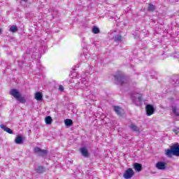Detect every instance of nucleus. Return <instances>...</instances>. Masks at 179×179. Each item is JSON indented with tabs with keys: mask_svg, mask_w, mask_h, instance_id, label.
Returning <instances> with one entry per match:
<instances>
[{
	"mask_svg": "<svg viewBox=\"0 0 179 179\" xmlns=\"http://www.w3.org/2000/svg\"><path fill=\"white\" fill-rule=\"evenodd\" d=\"M115 80L117 82L118 85L120 86H131V83L127 78L124 76V74L121 72H117V74L114 76Z\"/></svg>",
	"mask_w": 179,
	"mask_h": 179,
	"instance_id": "nucleus-1",
	"label": "nucleus"
},
{
	"mask_svg": "<svg viewBox=\"0 0 179 179\" xmlns=\"http://www.w3.org/2000/svg\"><path fill=\"white\" fill-rule=\"evenodd\" d=\"M79 86L83 89L84 91V94H87V92L89 91V83H87V76L86 75L85 72H83L81 73V78L79 82Z\"/></svg>",
	"mask_w": 179,
	"mask_h": 179,
	"instance_id": "nucleus-2",
	"label": "nucleus"
},
{
	"mask_svg": "<svg viewBox=\"0 0 179 179\" xmlns=\"http://www.w3.org/2000/svg\"><path fill=\"white\" fill-rule=\"evenodd\" d=\"M165 155L167 157H173V156H176L179 157V144L178 143L171 147V149L165 150Z\"/></svg>",
	"mask_w": 179,
	"mask_h": 179,
	"instance_id": "nucleus-3",
	"label": "nucleus"
},
{
	"mask_svg": "<svg viewBox=\"0 0 179 179\" xmlns=\"http://www.w3.org/2000/svg\"><path fill=\"white\" fill-rule=\"evenodd\" d=\"M10 94L13 96L14 99L19 101V103H22V104H24L26 103V99L24 97L22 96V94L16 89H12L10 91Z\"/></svg>",
	"mask_w": 179,
	"mask_h": 179,
	"instance_id": "nucleus-4",
	"label": "nucleus"
},
{
	"mask_svg": "<svg viewBox=\"0 0 179 179\" xmlns=\"http://www.w3.org/2000/svg\"><path fill=\"white\" fill-rule=\"evenodd\" d=\"M131 98L136 106H141L142 104V94L140 93L132 92L131 94Z\"/></svg>",
	"mask_w": 179,
	"mask_h": 179,
	"instance_id": "nucleus-5",
	"label": "nucleus"
},
{
	"mask_svg": "<svg viewBox=\"0 0 179 179\" xmlns=\"http://www.w3.org/2000/svg\"><path fill=\"white\" fill-rule=\"evenodd\" d=\"M89 94L86 95L85 103H89V104H92L93 101L96 100V96L94 93L92 91L89 92Z\"/></svg>",
	"mask_w": 179,
	"mask_h": 179,
	"instance_id": "nucleus-6",
	"label": "nucleus"
},
{
	"mask_svg": "<svg viewBox=\"0 0 179 179\" xmlns=\"http://www.w3.org/2000/svg\"><path fill=\"white\" fill-rule=\"evenodd\" d=\"M134 176V170L132 169L129 168L127 170L125 171L124 173L123 174V177L125 179L132 178Z\"/></svg>",
	"mask_w": 179,
	"mask_h": 179,
	"instance_id": "nucleus-7",
	"label": "nucleus"
},
{
	"mask_svg": "<svg viewBox=\"0 0 179 179\" xmlns=\"http://www.w3.org/2000/svg\"><path fill=\"white\" fill-rule=\"evenodd\" d=\"M145 110L147 115L150 116L152 115V114L155 113V107H153L152 105L148 104L145 106Z\"/></svg>",
	"mask_w": 179,
	"mask_h": 179,
	"instance_id": "nucleus-8",
	"label": "nucleus"
},
{
	"mask_svg": "<svg viewBox=\"0 0 179 179\" xmlns=\"http://www.w3.org/2000/svg\"><path fill=\"white\" fill-rule=\"evenodd\" d=\"M34 153H36V155H38V156H45L47 155V150H41L40 148L36 147L34 149Z\"/></svg>",
	"mask_w": 179,
	"mask_h": 179,
	"instance_id": "nucleus-9",
	"label": "nucleus"
},
{
	"mask_svg": "<svg viewBox=\"0 0 179 179\" xmlns=\"http://www.w3.org/2000/svg\"><path fill=\"white\" fill-rule=\"evenodd\" d=\"M167 164L164 162H158L156 165L155 167L156 169H157L158 170H166V166Z\"/></svg>",
	"mask_w": 179,
	"mask_h": 179,
	"instance_id": "nucleus-10",
	"label": "nucleus"
},
{
	"mask_svg": "<svg viewBox=\"0 0 179 179\" xmlns=\"http://www.w3.org/2000/svg\"><path fill=\"white\" fill-rule=\"evenodd\" d=\"M171 104H176L177 101L179 100V92H176L173 96H171L169 99Z\"/></svg>",
	"mask_w": 179,
	"mask_h": 179,
	"instance_id": "nucleus-11",
	"label": "nucleus"
},
{
	"mask_svg": "<svg viewBox=\"0 0 179 179\" xmlns=\"http://www.w3.org/2000/svg\"><path fill=\"white\" fill-rule=\"evenodd\" d=\"M80 152L82 156H83L84 157H89V151L87 150V149H86V148H81L80 149Z\"/></svg>",
	"mask_w": 179,
	"mask_h": 179,
	"instance_id": "nucleus-12",
	"label": "nucleus"
},
{
	"mask_svg": "<svg viewBox=\"0 0 179 179\" xmlns=\"http://www.w3.org/2000/svg\"><path fill=\"white\" fill-rule=\"evenodd\" d=\"M1 129H3L5 132H7L8 134H13V131L10 129H9V127H6V126L3 125V124H1Z\"/></svg>",
	"mask_w": 179,
	"mask_h": 179,
	"instance_id": "nucleus-13",
	"label": "nucleus"
},
{
	"mask_svg": "<svg viewBox=\"0 0 179 179\" xmlns=\"http://www.w3.org/2000/svg\"><path fill=\"white\" fill-rule=\"evenodd\" d=\"M134 170H136V171H142V164H139V163H134Z\"/></svg>",
	"mask_w": 179,
	"mask_h": 179,
	"instance_id": "nucleus-14",
	"label": "nucleus"
},
{
	"mask_svg": "<svg viewBox=\"0 0 179 179\" xmlns=\"http://www.w3.org/2000/svg\"><path fill=\"white\" fill-rule=\"evenodd\" d=\"M15 142L17 145H22L23 143V137L22 136H17L15 139Z\"/></svg>",
	"mask_w": 179,
	"mask_h": 179,
	"instance_id": "nucleus-15",
	"label": "nucleus"
},
{
	"mask_svg": "<svg viewBox=\"0 0 179 179\" xmlns=\"http://www.w3.org/2000/svg\"><path fill=\"white\" fill-rule=\"evenodd\" d=\"M35 99L38 101H41L43 100V94L40 92H38L35 94Z\"/></svg>",
	"mask_w": 179,
	"mask_h": 179,
	"instance_id": "nucleus-16",
	"label": "nucleus"
},
{
	"mask_svg": "<svg viewBox=\"0 0 179 179\" xmlns=\"http://www.w3.org/2000/svg\"><path fill=\"white\" fill-rule=\"evenodd\" d=\"M171 85H173V86H178V83H179V81H178V79L176 77H173L171 79Z\"/></svg>",
	"mask_w": 179,
	"mask_h": 179,
	"instance_id": "nucleus-17",
	"label": "nucleus"
},
{
	"mask_svg": "<svg viewBox=\"0 0 179 179\" xmlns=\"http://www.w3.org/2000/svg\"><path fill=\"white\" fill-rule=\"evenodd\" d=\"M114 111L117 114V115H121V113H122V108L120 106H114Z\"/></svg>",
	"mask_w": 179,
	"mask_h": 179,
	"instance_id": "nucleus-18",
	"label": "nucleus"
},
{
	"mask_svg": "<svg viewBox=\"0 0 179 179\" xmlns=\"http://www.w3.org/2000/svg\"><path fill=\"white\" fill-rule=\"evenodd\" d=\"M172 112L176 117H179V109L176 106H172Z\"/></svg>",
	"mask_w": 179,
	"mask_h": 179,
	"instance_id": "nucleus-19",
	"label": "nucleus"
},
{
	"mask_svg": "<svg viewBox=\"0 0 179 179\" xmlns=\"http://www.w3.org/2000/svg\"><path fill=\"white\" fill-rule=\"evenodd\" d=\"M45 122L47 125H51V124H52V117H51V116H47L45 118Z\"/></svg>",
	"mask_w": 179,
	"mask_h": 179,
	"instance_id": "nucleus-20",
	"label": "nucleus"
},
{
	"mask_svg": "<svg viewBox=\"0 0 179 179\" xmlns=\"http://www.w3.org/2000/svg\"><path fill=\"white\" fill-rule=\"evenodd\" d=\"M35 171H36V173L41 174L44 173V171H45V169H44V167L43 166H38L35 169Z\"/></svg>",
	"mask_w": 179,
	"mask_h": 179,
	"instance_id": "nucleus-21",
	"label": "nucleus"
},
{
	"mask_svg": "<svg viewBox=\"0 0 179 179\" xmlns=\"http://www.w3.org/2000/svg\"><path fill=\"white\" fill-rule=\"evenodd\" d=\"M130 128L131 129L132 131H134V132H139L140 131V129L139 127H138L136 125H135L134 124H131L130 125Z\"/></svg>",
	"mask_w": 179,
	"mask_h": 179,
	"instance_id": "nucleus-22",
	"label": "nucleus"
},
{
	"mask_svg": "<svg viewBox=\"0 0 179 179\" xmlns=\"http://www.w3.org/2000/svg\"><path fill=\"white\" fill-rule=\"evenodd\" d=\"M64 124H65L66 127H71V125H72V124H73V122L72 121V120L66 119L64 120Z\"/></svg>",
	"mask_w": 179,
	"mask_h": 179,
	"instance_id": "nucleus-23",
	"label": "nucleus"
},
{
	"mask_svg": "<svg viewBox=\"0 0 179 179\" xmlns=\"http://www.w3.org/2000/svg\"><path fill=\"white\" fill-rule=\"evenodd\" d=\"M80 58H81L82 62H86L89 58V55L87 54L82 55Z\"/></svg>",
	"mask_w": 179,
	"mask_h": 179,
	"instance_id": "nucleus-24",
	"label": "nucleus"
},
{
	"mask_svg": "<svg viewBox=\"0 0 179 179\" xmlns=\"http://www.w3.org/2000/svg\"><path fill=\"white\" fill-rule=\"evenodd\" d=\"M115 41L116 43H121V41H122V36H121V35H116L115 36Z\"/></svg>",
	"mask_w": 179,
	"mask_h": 179,
	"instance_id": "nucleus-25",
	"label": "nucleus"
},
{
	"mask_svg": "<svg viewBox=\"0 0 179 179\" xmlns=\"http://www.w3.org/2000/svg\"><path fill=\"white\" fill-rule=\"evenodd\" d=\"M10 31L12 33H16L17 31V27L16 25H13L10 28Z\"/></svg>",
	"mask_w": 179,
	"mask_h": 179,
	"instance_id": "nucleus-26",
	"label": "nucleus"
},
{
	"mask_svg": "<svg viewBox=\"0 0 179 179\" xmlns=\"http://www.w3.org/2000/svg\"><path fill=\"white\" fill-rule=\"evenodd\" d=\"M92 33H94V34H99V33H100V29L97 27H94L92 28Z\"/></svg>",
	"mask_w": 179,
	"mask_h": 179,
	"instance_id": "nucleus-27",
	"label": "nucleus"
},
{
	"mask_svg": "<svg viewBox=\"0 0 179 179\" xmlns=\"http://www.w3.org/2000/svg\"><path fill=\"white\" fill-rule=\"evenodd\" d=\"M155 7L153 4H149L148 10L150 12H153V10H155Z\"/></svg>",
	"mask_w": 179,
	"mask_h": 179,
	"instance_id": "nucleus-28",
	"label": "nucleus"
},
{
	"mask_svg": "<svg viewBox=\"0 0 179 179\" xmlns=\"http://www.w3.org/2000/svg\"><path fill=\"white\" fill-rule=\"evenodd\" d=\"M59 90L60 92H64V86H63L62 85H59Z\"/></svg>",
	"mask_w": 179,
	"mask_h": 179,
	"instance_id": "nucleus-29",
	"label": "nucleus"
},
{
	"mask_svg": "<svg viewBox=\"0 0 179 179\" xmlns=\"http://www.w3.org/2000/svg\"><path fill=\"white\" fill-rule=\"evenodd\" d=\"M178 131H179V128L178 127H175L173 129V132H176V134H177V132H178Z\"/></svg>",
	"mask_w": 179,
	"mask_h": 179,
	"instance_id": "nucleus-30",
	"label": "nucleus"
},
{
	"mask_svg": "<svg viewBox=\"0 0 179 179\" xmlns=\"http://www.w3.org/2000/svg\"><path fill=\"white\" fill-rule=\"evenodd\" d=\"M22 1L23 2H26L27 0H20Z\"/></svg>",
	"mask_w": 179,
	"mask_h": 179,
	"instance_id": "nucleus-31",
	"label": "nucleus"
},
{
	"mask_svg": "<svg viewBox=\"0 0 179 179\" xmlns=\"http://www.w3.org/2000/svg\"><path fill=\"white\" fill-rule=\"evenodd\" d=\"M1 33H2V29H1V28H0V34H1Z\"/></svg>",
	"mask_w": 179,
	"mask_h": 179,
	"instance_id": "nucleus-32",
	"label": "nucleus"
},
{
	"mask_svg": "<svg viewBox=\"0 0 179 179\" xmlns=\"http://www.w3.org/2000/svg\"><path fill=\"white\" fill-rule=\"evenodd\" d=\"M152 78H155V76H152Z\"/></svg>",
	"mask_w": 179,
	"mask_h": 179,
	"instance_id": "nucleus-33",
	"label": "nucleus"
}]
</instances>
